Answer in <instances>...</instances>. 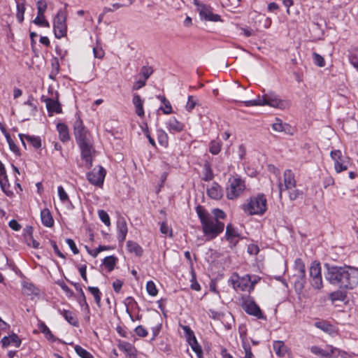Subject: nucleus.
Wrapping results in <instances>:
<instances>
[{
    "mask_svg": "<svg viewBox=\"0 0 358 358\" xmlns=\"http://www.w3.org/2000/svg\"><path fill=\"white\" fill-rule=\"evenodd\" d=\"M327 268L325 278L331 284L341 289H353L358 285V268L350 266L324 264Z\"/></svg>",
    "mask_w": 358,
    "mask_h": 358,
    "instance_id": "f257e3e1",
    "label": "nucleus"
},
{
    "mask_svg": "<svg viewBox=\"0 0 358 358\" xmlns=\"http://www.w3.org/2000/svg\"><path fill=\"white\" fill-rule=\"evenodd\" d=\"M196 212L200 220L202 231L206 241L215 238L224 231V224L220 220H217L216 218H213L211 214L203 206H196Z\"/></svg>",
    "mask_w": 358,
    "mask_h": 358,
    "instance_id": "f03ea898",
    "label": "nucleus"
},
{
    "mask_svg": "<svg viewBox=\"0 0 358 358\" xmlns=\"http://www.w3.org/2000/svg\"><path fill=\"white\" fill-rule=\"evenodd\" d=\"M283 182V185L281 181H279L278 184L280 197L282 196L283 190H287L289 192V198L292 201L296 200L302 194L301 191L296 189V180L295 179V175L290 169H287L284 171Z\"/></svg>",
    "mask_w": 358,
    "mask_h": 358,
    "instance_id": "7ed1b4c3",
    "label": "nucleus"
},
{
    "mask_svg": "<svg viewBox=\"0 0 358 358\" xmlns=\"http://www.w3.org/2000/svg\"><path fill=\"white\" fill-rule=\"evenodd\" d=\"M243 210L249 215H263L267 210V199L264 194L251 197L244 205Z\"/></svg>",
    "mask_w": 358,
    "mask_h": 358,
    "instance_id": "20e7f679",
    "label": "nucleus"
},
{
    "mask_svg": "<svg viewBox=\"0 0 358 358\" xmlns=\"http://www.w3.org/2000/svg\"><path fill=\"white\" fill-rule=\"evenodd\" d=\"M289 279L294 284L296 291L301 292L306 284V268L305 264L301 259L295 260L294 273Z\"/></svg>",
    "mask_w": 358,
    "mask_h": 358,
    "instance_id": "39448f33",
    "label": "nucleus"
},
{
    "mask_svg": "<svg viewBox=\"0 0 358 358\" xmlns=\"http://www.w3.org/2000/svg\"><path fill=\"white\" fill-rule=\"evenodd\" d=\"M245 189V182L238 176L229 178L226 195L229 199H235L241 196Z\"/></svg>",
    "mask_w": 358,
    "mask_h": 358,
    "instance_id": "423d86ee",
    "label": "nucleus"
},
{
    "mask_svg": "<svg viewBox=\"0 0 358 358\" xmlns=\"http://www.w3.org/2000/svg\"><path fill=\"white\" fill-rule=\"evenodd\" d=\"M230 282L235 289L250 292L253 290L255 285L257 282V280L256 278L252 280L250 275H245L240 277L238 275L234 274L231 276Z\"/></svg>",
    "mask_w": 358,
    "mask_h": 358,
    "instance_id": "0eeeda50",
    "label": "nucleus"
},
{
    "mask_svg": "<svg viewBox=\"0 0 358 358\" xmlns=\"http://www.w3.org/2000/svg\"><path fill=\"white\" fill-rule=\"evenodd\" d=\"M66 15L62 10H59L54 19L53 30L57 38L66 36L67 27L66 24Z\"/></svg>",
    "mask_w": 358,
    "mask_h": 358,
    "instance_id": "6e6552de",
    "label": "nucleus"
},
{
    "mask_svg": "<svg viewBox=\"0 0 358 358\" xmlns=\"http://www.w3.org/2000/svg\"><path fill=\"white\" fill-rule=\"evenodd\" d=\"M261 98L262 106H268L277 108H285L287 106L285 101L282 100L276 94L268 92L263 94Z\"/></svg>",
    "mask_w": 358,
    "mask_h": 358,
    "instance_id": "1a4fd4ad",
    "label": "nucleus"
},
{
    "mask_svg": "<svg viewBox=\"0 0 358 358\" xmlns=\"http://www.w3.org/2000/svg\"><path fill=\"white\" fill-rule=\"evenodd\" d=\"M194 3L196 6V10L199 12L201 19L212 22H218L221 20L219 15L213 13V9L210 6L206 5L198 0H194Z\"/></svg>",
    "mask_w": 358,
    "mask_h": 358,
    "instance_id": "9d476101",
    "label": "nucleus"
},
{
    "mask_svg": "<svg viewBox=\"0 0 358 358\" xmlns=\"http://www.w3.org/2000/svg\"><path fill=\"white\" fill-rule=\"evenodd\" d=\"M330 156L334 162V169L336 173H341L348 169L350 159L348 157L343 156L341 150H332Z\"/></svg>",
    "mask_w": 358,
    "mask_h": 358,
    "instance_id": "9b49d317",
    "label": "nucleus"
},
{
    "mask_svg": "<svg viewBox=\"0 0 358 358\" xmlns=\"http://www.w3.org/2000/svg\"><path fill=\"white\" fill-rule=\"evenodd\" d=\"M310 352L321 358H336L340 355V350L331 345H327L325 348L318 346H312Z\"/></svg>",
    "mask_w": 358,
    "mask_h": 358,
    "instance_id": "f8f14e48",
    "label": "nucleus"
},
{
    "mask_svg": "<svg viewBox=\"0 0 358 358\" xmlns=\"http://www.w3.org/2000/svg\"><path fill=\"white\" fill-rule=\"evenodd\" d=\"M77 143L81 150L82 159L85 162L86 167L90 169L92 166V153L94 150L92 143L87 138L78 141Z\"/></svg>",
    "mask_w": 358,
    "mask_h": 358,
    "instance_id": "ddd939ff",
    "label": "nucleus"
},
{
    "mask_svg": "<svg viewBox=\"0 0 358 358\" xmlns=\"http://www.w3.org/2000/svg\"><path fill=\"white\" fill-rule=\"evenodd\" d=\"M106 173V170L99 166L89 172L87 174V178L92 185L101 187L103 183Z\"/></svg>",
    "mask_w": 358,
    "mask_h": 358,
    "instance_id": "4468645a",
    "label": "nucleus"
},
{
    "mask_svg": "<svg viewBox=\"0 0 358 358\" xmlns=\"http://www.w3.org/2000/svg\"><path fill=\"white\" fill-rule=\"evenodd\" d=\"M243 308L245 311L258 319H266L258 305L249 296L243 299Z\"/></svg>",
    "mask_w": 358,
    "mask_h": 358,
    "instance_id": "2eb2a0df",
    "label": "nucleus"
},
{
    "mask_svg": "<svg viewBox=\"0 0 358 358\" xmlns=\"http://www.w3.org/2000/svg\"><path fill=\"white\" fill-rule=\"evenodd\" d=\"M182 329L185 334V338L191 346L193 351L196 352L199 358H201L202 350L198 343L193 331L186 325H181Z\"/></svg>",
    "mask_w": 358,
    "mask_h": 358,
    "instance_id": "dca6fc26",
    "label": "nucleus"
},
{
    "mask_svg": "<svg viewBox=\"0 0 358 358\" xmlns=\"http://www.w3.org/2000/svg\"><path fill=\"white\" fill-rule=\"evenodd\" d=\"M41 101L45 102L46 108L50 113H62V107L58 100H55L51 98H46L44 96L41 97Z\"/></svg>",
    "mask_w": 358,
    "mask_h": 358,
    "instance_id": "f3484780",
    "label": "nucleus"
},
{
    "mask_svg": "<svg viewBox=\"0 0 358 358\" xmlns=\"http://www.w3.org/2000/svg\"><path fill=\"white\" fill-rule=\"evenodd\" d=\"M74 135L77 142L88 138L87 131L85 129L83 122L79 119L74 123Z\"/></svg>",
    "mask_w": 358,
    "mask_h": 358,
    "instance_id": "a211bd4d",
    "label": "nucleus"
},
{
    "mask_svg": "<svg viewBox=\"0 0 358 358\" xmlns=\"http://www.w3.org/2000/svg\"><path fill=\"white\" fill-rule=\"evenodd\" d=\"M117 239L120 243H123L126 238L128 229L125 220L120 217L117 221Z\"/></svg>",
    "mask_w": 358,
    "mask_h": 358,
    "instance_id": "6ab92c4d",
    "label": "nucleus"
},
{
    "mask_svg": "<svg viewBox=\"0 0 358 358\" xmlns=\"http://www.w3.org/2000/svg\"><path fill=\"white\" fill-rule=\"evenodd\" d=\"M208 195L213 199L219 200L222 197L223 192L220 185L217 182H213L207 189Z\"/></svg>",
    "mask_w": 358,
    "mask_h": 358,
    "instance_id": "aec40b11",
    "label": "nucleus"
},
{
    "mask_svg": "<svg viewBox=\"0 0 358 358\" xmlns=\"http://www.w3.org/2000/svg\"><path fill=\"white\" fill-rule=\"evenodd\" d=\"M120 350L123 351L129 358H136L137 350L135 347L127 342H122L118 345Z\"/></svg>",
    "mask_w": 358,
    "mask_h": 358,
    "instance_id": "412c9836",
    "label": "nucleus"
},
{
    "mask_svg": "<svg viewBox=\"0 0 358 358\" xmlns=\"http://www.w3.org/2000/svg\"><path fill=\"white\" fill-rule=\"evenodd\" d=\"M1 343L3 347H7L8 345H13L15 347L18 348L21 344V340L19 338L17 335L13 334L8 336H4L1 339Z\"/></svg>",
    "mask_w": 358,
    "mask_h": 358,
    "instance_id": "4be33fe9",
    "label": "nucleus"
},
{
    "mask_svg": "<svg viewBox=\"0 0 358 358\" xmlns=\"http://www.w3.org/2000/svg\"><path fill=\"white\" fill-rule=\"evenodd\" d=\"M132 103L136 108V113L139 117L144 116V110H143V100L138 94H134Z\"/></svg>",
    "mask_w": 358,
    "mask_h": 358,
    "instance_id": "5701e85b",
    "label": "nucleus"
},
{
    "mask_svg": "<svg viewBox=\"0 0 358 358\" xmlns=\"http://www.w3.org/2000/svg\"><path fill=\"white\" fill-rule=\"evenodd\" d=\"M166 125L170 132H180L184 129L183 124L177 120L176 117L170 118L166 122Z\"/></svg>",
    "mask_w": 358,
    "mask_h": 358,
    "instance_id": "b1692460",
    "label": "nucleus"
},
{
    "mask_svg": "<svg viewBox=\"0 0 358 358\" xmlns=\"http://www.w3.org/2000/svg\"><path fill=\"white\" fill-rule=\"evenodd\" d=\"M41 218L43 224L45 227H51L53 226L54 220L50 211L48 208L41 210Z\"/></svg>",
    "mask_w": 358,
    "mask_h": 358,
    "instance_id": "393cba45",
    "label": "nucleus"
},
{
    "mask_svg": "<svg viewBox=\"0 0 358 358\" xmlns=\"http://www.w3.org/2000/svg\"><path fill=\"white\" fill-rule=\"evenodd\" d=\"M59 313L69 324L74 327L78 325V319L73 312L67 310H59Z\"/></svg>",
    "mask_w": 358,
    "mask_h": 358,
    "instance_id": "a878e982",
    "label": "nucleus"
},
{
    "mask_svg": "<svg viewBox=\"0 0 358 358\" xmlns=\"http://www.w3.org/2000/svg\"><path fill=\"white\" fill-rule=\"evenodd\" d=\"M57 129L59 134V138L62 141L66 142L69 140L68 127L64 124H57Z\"/></svg>",
    "mask_w": 358,
    "mask_h": 358,
    "instance_id": "bb28decb",
    "label": "nucleus"
},
{
    "mask_svg": "<svg viewBox=\"0 0 358 358\" xmlns=\"http://www.w3.org/2000/svg\"><path fill=\"white\" fill-rule=\"evenodd\" d=\"M127 247L129 252L134 253L136 256H141L143 254L142 248L136 242L128 241Z\"/></svg>",
    "mask_w": 358,
    "mask_h": 358,
    "instance_id": "cd10ccee",
    "label": "nucleus"
},
{
    "mask_svg": "<svg viewBox=\"0 0 358 358\" xmlns=\"http://www.w3.org/2000/svg\"><path fill=\"white\" fill-rule=\"evenodd\" d=\"M273 350L279 357H283L286 352V347L282 341H275L273 343Z\"/></svg>",
    "mask_w": 358,
    "mask_h": 358,
    "instance_id": "c85d7f7f",
    "label": "nucleus"
},
{
    "mask_svg": "<svg viewBox=\"0 0 358 358\" xmlns=\"http://www.w3.org/2000/svg\"><path fill=\"white\" fill-rule=\"evenodd\" d=\"M310 279L322 277L320 264L313 262L310 267Z\"/></svg>",
    "mask_w": 358,
    "mask_h": 358,
    "instance_id": "c756f323",
    "label": "nucleus"
},
{
    "mask_svg": "<svg viewBox=\"0 0 358 358\" xmlns=\"http://www.w3.org/2000/svg\"><path fill=\"white\" fill-rule=\"evenodd\" d=\"M25 0H22V3H17V13L16 17L19 22H22L24 20V15L25 12Z\"/></svg>",
    "mask_w": 358,
    "mask_h": 358,
    "instance_id": "7c9ffc66",
    "label": "nucleus"
},
{
    "mask_svg": "<svg viewBox=\"0 0 358 358\" xmlns=\"http://www.w3.org/2000/svg\"><path fill=\"white\" fill-rule=\"evenodd\" d=\"M222 148V142L219 139L213 140L209 145V152L213 155H217Z\"/></svg>",
    "mask_w": 358,
    "mask_h": 358,
    "instance_id": "2f4dec72",
    "label": "nucleus"
},
{
    "mask_svg": "<svg viewBox=\"0 0 358 358\" xmlns=\"http://www.w3.org/2000/svg\"><path fill=\"white\" fill-rule=\"evenodd\" d=\"M1 131L3 133L6 138V141L9 145V148H10V150L13 152L14 153L17 154V155H19L20 154V152H19V148H17V146L15 144V143L13 142V141L12 140L10 134L6 131L5 129L3 128H1Z\"/></svg>",
    "mask_w": 358,
    "mask_h": 358,
    "instance_id": "473e14b6",
    "label": "nucleus"
},
{
    "mask_svg": "<svg viewBox=\"0 0 358 358\" xmlns=\"http://www.w3.org/2000/svg\"><path fill=\"white\" fill-rule=\"evenodd\" d=\"M117 258L114 256H108L104 258L103 264L108 268V271H112L115 266Z\"/></svg>",
    "mask_w": 358,
    "mask_h": 358,
    "instance_id": "72a5a7b5",
    "label": "nucleus"
},
{
    "mask_svg": "<svg viewBox=\"0 0 358 358\" xmlns=\"http://www.w3.org/2000/svg\"><path fill=\"white\" fill-rule=\"evenodd\" d=\"M0 186L2 191L8 196H11L13 195V192L10 189V184L8 183V177L3 178L2 180H0Z\"/></svg>",
    "mask_w": 358,
    "mask_h": 358,
    "instance_id": "f704fd0d",
    "label": "nucleus"
},
{
    "mask_svg": "<svg viewBox=\"0 0 358 358\" xmlns=\"http://www.w3.org/2000/svg\"><path fill=\"white\" fill-rule=\"evenodd\" d=\"M38 329L43 334H45V337L50 340V341H55V338L54 337V336L52 335V334L51 333L50 330L49 329V328L45 325V323L43 322H41L38 325Z\"/></svg>",
    "mask_w": 358,
    "mask_h": 358,
    "instance_id": "c9c22d12",
    "label": "nucleus"
},
{
    "mask_svg": "<svg viewBox=\"0 0 358 358\" xmlns=\"http://www.w3.org/2000/svg\"><path fill=\"white\" fill-rule=\"evenodd\" d=\"M157 138L160 145L162 146H167L168 145V135L162 129H159L157 131Z\"/></svg>",
    "mask_w": 358,
    "mask_h": 358,
    "instance_id": "e433bc0d",
    "label": "nucleus"
},
{
    "mask_svg": "<svg viewBox=\"0 0 358 358\" xmlns=\"http://www.w3.org/2000/svg\"><path fill=\"white\" fill-rule=\"evenodd\" d=\"M226 239H231V238H239L240 235L231 224H228L226 228L225 233Z\"/></svg>",
    "mask_w": 358,
    "mask_h": 358,
    "instance_id": "4c0bfd02",
    "label": "nucleus"
},
{
    "mask_svg": "<svg viewBox=\"0 0 358 358\" xmlns=\"http://www.w3.org/2000/svg\"><path fill=\"white\" fill-rule=\"evenodd\" d=\"M23 292L24 294L27 295L38 294V289L34 287V285L28 282H25L23 284Z\"/></svg>",
    "mask_w": 358,
    "mask_h": 358,
    "instance_id": "58836bf2",
    "label": "nucleus"
},
{
    "mask_svg": "<svg viewBox=\"0 0 358 358\" xmlns=\"http://www.w3.org/2000/svg\"><path fill=\"white\" fill-rule=\"evenodd\" d=\"M315 326L317 328L324 331V332H327L329 334H331L333 331L332 325L327 324L324 322H317L315 323Z\"/></svg>",
    "mask_w": 358,
    "mask_h": 358,
    "instance_id": "ea45409f",
    "label": "nucleus"
},
{
    "mask_svg": "<svg viewBox=\"0 0 358 358\" xmlns=\"http://www.w3.org/2000/svg\"><path fill=\"white\" fill-rule=\"evenodd\" d=\"M87 289L89 292L93 295L94 300L97 305L99 306L101 302V292L99 289V288L95 287H88Z\"/></svg>",
    "mask_w": 358,
    "mask_h": 358,
    "instance_id": "a19ab883",
    "label": "nucleus"
},
{
    "mask_svg": "<svg viewBox=\"0 0 358 358\" xmlns=\"http://www.w3.org/2000/svg\"><path fill=\"white\" fill-rule=\"evenodd\" d=\"M26 140L29 142L35 148H39L41 146V140L38 136H31L28 135Z\"/></svg>",
    "mask_w": 358,
    "mask_h": 358,
    "instance_id": "79ce46f5",
    "label": "nucleus"
},
{
    "mask_svg": "<svg viewBox=\"0 0 358 358\" xmlns=\"http://www.w3.org/2000/svg\"><path fill=\"white\" fill-rule=\"evenodd\" d=\"M76 353L82 358H94L93 355L79 345L75 347Z\"/></svg>",
    "mask_w": 358,
    "mask_h": 358,
    "instance_id": "37998d69",
    "label": "nucleus"
},
{
    "mask_svg": "<svg viewBox=\"0 0 358 358\" xmlns=\"http://www.w3.org/2000/svg\"><path fill=\"white\" fill-rule=\"evenodd\" d=\"M38 15L39 16H44L47 9V3L45 0H38L37 1Z\"/></svg>",
    "mask_w": 358,
    "mask_h": 358,
    "instance_id": "c03bdc74",
    "label": "nucleus"
},
{
    "mask_svg": "<svg viewBox=\"0 0 358 358\" xmlns=\"http://www.w3.org/2000/svg\"><path fill=\"white\" fill-rule=\"evenodd\" d=\"M98 215L100 220L108 227L110 225V220L108 214L103 210H98Z\"/></svg>",
    "mask_w": 358,
    "mask_h": 358,
    "instance_id": "a18cd8bd",
    "label": "nucleus"
},
{
    "mask_svg": "<svg viewBox=\"0 0 358 358\" xmlns=\"http://www.w3.org/2000/svg\"><path fill=\"white\" fill-rule=\"evenodd\" d=\"M214 177L213 171L209 164H206L204 166V176L203 180L205 181H210Z\"/></svg>",
    "mask_w": 358,
    "mask_h": 358,
    "instance_id": "49530a36",
    "label": "nucleus"
},
{
    "mask_svg": "<svg viewBox=\"0 0 358 358\" xmlns=\"http://www.w3.org/2000/svg\"><path fill=\"white\" fill-rule=\"evenodd\" d=\"M146 289L149 295L155 296L157 294V289L152 281H148L146 285Z\"/></svg>",
    "mask_w": 358,
    "mask_h": 358,
    "instance_id": "de8ad7c7",
    "label": "nucleus"
},
{
    "mask_svg": "<svg viewBox=\"0 0 358 358\" xmlns=\"http://www.w3.org/2000/svg\"><path fill=\"white\" fill-rule=\"evenodd\" d=\"M33 22L38 26H43L45 27H50L49 22L45 19L44 16H39L38 15L37 17L34 20Z\"/></svg>",
    "mask_w": 358,
    "mask_h": 358,
    "instance_id": "09e8293b",
    "label": "nucleus"
},
{
    "mask_svg": "<svg viewBox=\"0 0 358 358\" xmlns=\"http://www.w3.org/2000/svg\"><path fill=\"white\" fill-rule=\"evenodd\" d=\"M313 57L314 60V63L320 67H323L325 65V62L324 58L316 52H313Z\"/></svg>",
    "mask_w": 358,
    "mask_h": 358,
    "instance_id": "8fccbe9b",
    "label": "nucleus"
},
{
    "mask_svg": "<svg viewBox=\"0 0 358 358\" xmlns=\"http://www.w3.org/2000/svg\"><path fill=\"white\" fill-rule=\"evenodd\" d=\"M310 284L314 289H320L323 287L322 277L310 279Z\"/></svg>",
    "mask_w": 358,
    "mask_h": 358,
    "instance_id": "3c124183",
    "label": "nucleus"
},
{
    "mask_svg": "<svg viewBox=\"0 0 358 358\" xmlns=\"http://www.w3.org/2000/svg\"><path fill=\"white\" fill-rule=\"evenodd\" d=\"M287 127V124H283L281 120L277 119L276 122L273 124L272 127L276 131H286L285 127Z\"/></svg>",
    "mask_w": 358,
    "mask_h": 358,
    "instance_id": "603ef678",
    "label": "nucleus"
},
{
    "mask_svg": "<svg viewBox=\"0 0 358 358\" xmlns=\"http://www.w3.org/2000/svg\"><path fill=\"white\" fill-rule=\"evenodd\" d=\"M152 73V69L150 66H144L141 70V74L143 76L145 80H146Z\"/></svg>",
    "mask_w": 358,
    "mask_h": 358,
    "instance_id": "864d4df0",
    "label": "nucleus"
},
{
    "mask_svg": "<svg viewBox=\"0 0 358 358\" xmlns=\"http://www.w3.org/2000/svg\"><path fill=\"white\" fill-rule=\"evenodd\" d=\"M212 217L213 218H216L217 220H220V219H224L226 216L225 213L220 209L215 208L212 210Z\"/></svg>",
    "mask_w": 358,
    "mask_h": 358,
    "instance_id": "5fc2aeb1",
    "label": "nucleus"
},
{
    "mask_svg": "<svg viewBox=\"0 0 358 358\" xmlns=\"http://www.w3.org/2000/svg\"><path fill=\"white\" fill-rule=\"evenodd\" d=\"M58 195L62 202L69 201L68 194L62 186L58 187Z\"/></svg>",
    "mask_w": 358,
    "mask_h": 358,
    "instance_id": "6e6d98bb",
    "label": "nucleus"
},
{
    "mask_svg": "<svg viewBox=\"0 0 358 358\" xmlns=\"http://www.w3.org/2000/svg\"><path fill=\"white\" fill-rule=\"evenodd\" d=\"M244 103L246 106H262L260 96L254 100L245 101Z\"/></svg>",
    "mask_w": 358,
    "mask_h": 358,
    "instance_id": "4d7b16f0",
    "label": "nucleus"
},
{
    "mask_svg": "<svg viewBox=\"0 0 358 358\" xmlns=\"http://www.w3.org/2000/svg\"><path fill=\"white\" fill-rule=\"evenodd\" d=\"M135 333L140 337H145L148 335V331L141 325L135 329Z\"/></svg>",
    "mask_w": 358,
    "mask_h": 358,
    "instance_id": "13d9d810",
    "label": "nucleus"
},
{
    "mask_svg": "<svg viewBox=\"0 0 358 358\" xmlns=\"http://www.w3.org/2000/svg\"><path fill=\"white\" fill-rule=\"evenodd\" d=\"M94 56L96 58L101 59L104 56V52L101 47H94L93 48Z\"/></svg>",
    "mask_w": 358,
    "mask_h": 358,
    "instance_id": "bf43d9fd",
    "label": "nucleus"
},
{
    "mask_svg": "<svg viewBox=\"0 0 358 358\" xmlns=\"http://www.w3.org/2000/svg\"><path fill=\"white\" fill-rule=\"evenodd\" d=\"M33 96H29V99L24 103V105H28L30 107V113H34L36 110V106L34 103Z\"/></svg>",
    "mask_w": 358,
    "mask_h": 358,
    "instance_id": "052dcab7",
    "label": "nucleus"
},
{
    "mask_svg": "<svg viewBox=\"0 0 358 358\" xmlns=\"http://www.w3.org/2000/svg\"><path fill=\"white\" fill-rule=\"evenodd\" d=\"M196 106V101L193 99V96H188V101H187V103L186 104V109L188 110V111H191Z\"/></svg>",
    "mask_w": 358,
    "mask_h": 358,
    "instance_id": "680f3d73",
    "label": "nucleus"
},
{
    "mask_svg": "<svg viewBox=\"0 0 358 358\" xmlns=\"http://www.w3.org/2000/svg\"><path fill=\"white\" fill-rule=\"evenodd\" d=\"M66 242L74 254H78L79 252L74 241L72 239L67 238L66 240Z\"/></svg>",
    "mask_w": 358,
    "mask_h": 358,
    "instance_id": "e2e57ef3",
    "label": "nucleus"
},
{
    "mask_svg": "<svg viewBox=\"0 0 358 358\" xmlns=\"http://www.w3.org/2000/svg\"><path fill=\"white\" fill-rule=\"evenodd\" d=\"M350 60L352 65L358 71V53L352 55Z\"/></svg>",
    "mask_w": 358,
    "mask_h": 358,
    "instance_id": "0e129e2a",
    "label": "nucleus"
},
{
    "mask_svg": "<svg viewBox=\"0 0 358 358\" xmlns=\"http://www.w3.org/2000/svg\"><path fill=\"white\" fill-rule=\"evenodd\" d=\"M8 225L13 230L16 231L21 229V225L15 220H10Z\"/></svg>",
    "mask_w": 358,
    "mask_h": 358,
    "instance_id": "69168bd1",
    "label": "nucleus"
},
{
    "mask_svg": "<svg viewBox=\"0 0 358 358\" xmlns=\"http://www.w3.org/2000/svg\"><path fill=\"white\" fill-rule=\"evenodd\" d=\"M243 348L245 352L244 358H253V354L251 351L250 346L248 344H243Z\"/></svg>",
    "mask_w": 358,
    "mask_h": 358,
    "instance_id": "338daca9",
    "label": "nucleus"
},
{
    "mask_svg": "<svg viewBox=\"0 0 358 358\" xmlns=\"http://www.w3.org/2000/svg\"><path fill=\"white\" fill-rule=\"evenodd\" d=\"M164 108H161V109L162 110L163 113L164 114H171L172 113V107H171V103L168 101L167 102L164 103Z\"/></svg>",
    "mask_w": 358,
    "mask_h": 358,
    "instance_id": "774afa93",
    "label": "nucleus"
}]
</instances>
